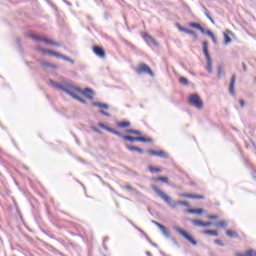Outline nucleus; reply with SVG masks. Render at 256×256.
I'll return each mask as SVG.
<instances>
[{"mask_svg": "<svg viewBox=\"0 0 256 256\" xmlns=\"http://www.w3.org/2000/svg\"><path fill=\"white\" fill-rule=\"evenodd\" d=\"M243 71H247V65L245 63H242Z\"/></svg>", "mask_w": 256, "mask_h": 256, "instance_id": "52", "label": "nucleus"}, {"mask_svg": "<svg viewBox=\"0 0 256 256\" xmlns=\"http://www.w3.org/2000/svg\"><path fill=\"white\" fill-rule=\"evenodd\" d=\"M192 225H195V227H203V221L201 220H191Z\"/></svg>", "mask_w": 256, "mask_h": 256, "instance_id": "27", "label": "nucleus"}, {"mask_svg": "<svg viewBox=\"0 0 256 256\" xmlns=\"http://www.w3.org/2000/svg\"><path fill=\"white\" fill-rule=\"evenodd\" d=\"M148 171H150V173H161V169L160 168H155L153 166H149L148 167Z\"/></svg>", "mask_w": 256, "mask_h": 256, "instance_id": "28", "label": "nucleus"}, {"mask_svg": "<svg viewBox=\"0 0 256 256\" xmlns=\"http://www.w3.org/2000/svg\"><path fill=\"white\" fill-rule=\"evenodd\" d=\"M96 177H98V179H101V178L99 177V175H97Z\"/></svg>", "mask_w": 256, "mask_h": 256, "instance_id": "63", "label": "nucleus"}, {"mask_svg": "<svg viewBox=\"0 0 256 256\" xmlns=\"http://www.w3.org/2000/svg\"><path fill=\"white\" fill-rule=\"evenodd\" d=\"M151 223L153 225H156V227H158V229H161L163 227V224H161V223H159V222H157L155 220H151Z\"/></svg>", "mask_w": 256, "mask_h": 256, "instance_id": "35", "label": "nucleus"}, {"mask_svg": "<svg viewBox=\"0 0 256 256\" xmlns=\"http://www.w3.org/2000/svg\"><path fill=\"white\" fill-rule=\"evenodd\" d=\"M210 39H212L213 43L215 45H217V38L215 37V35L213 37H211Z\"/></svg>", "mask_w": 256, "mask_h": 256, "instance_id": "50", "label": "nucleus"}, {"mask_svg": "<svg viewBox=\"0 0 256 256\" xmlns=\"http://www.w3.org/2000/svg\"><path fill=\"white\" fill-rule=\"evenodd\" d=\"M178 29H179V31H181L182 33H186V34L189 33V29L184 28V27H182V26H178Z\"/></svg>", "mask_w": 256, "mask_h": 256, "instance_id": "36", "label": "nucleus"}, {"mask_svg": "<svg viewBox=\"0 0 256 256\" xmlns=\"http://www.w3.org/2000/svg\"><path fill=\"white\" fill-rule=\"evenodd\" d=\"M176 233H179V235H182V237H184V239H186V241H189V243H191L192 245H197V240L193 239V237H191V235H189V233H187V231L179 228V227H175L174 228Z\"/></svg>", "mask_w": 256, "mask_h": 256, "instance_id": "8", "label": "nucleus"}, {"mask_svg": "<svg viewBox=\"0 0 256 256\" xmlns=\"http://www.w3.org/2000/svg\"><path fill=\"white\" fill-rule=\"evenodd\" d=\"M213 223L211 222H203V227H211Z\"/></svg>", "mask_w": 256, "mask_h": 256, "instance_id": "44", "label": "nucleus"}, {"mask_svg": "<svg viewBox=\"0 0 256 256\" xmlns=\"http://www.w3.org/2000/svg\"><path fill=\"white\" fill-rule=\"evenodd\" d=\"M63 85H65V87H69L70 89H74L76 93H81V95H84V97H87V99H90V100L93 99V95H95V92L93 91V89L91 88L81 89L80 87L73 85V82L69 80H63Z\"/></svg>", "mask_w": 256, "mask_h": 256, "instance_id": "3", "label": "nucleus"}, {"mask_svg": "<svg viewBox=\"0 0 256 256\" xmlns=\"http://www.w3.org/2000/svg\"><path fill=\"white\" fill-rule=\"evenodd\" d=\"M136 73L138 75H143V73H145L146 75H151L153 77V70H151V68L145 63H142L138 66Z\"/></svg>", "mask_w": 256, "mask_h": 256, "instance_id": "9", "label": "nucleus"}, {"mask_svg": "<svg viewBox=\"0 0 256 256\" xmlns=\"http://www.w3.org/2000/svg\"><path fill=\"white\" fill-rule=\"evenodd\" d=\"M231 37H229V35H227V33H224V45H229V43H231Z\"/></svg>", "mask_w": 256, "mask_h": 256, "instance_id": "29", "label": "nucleus"}, {"mask_svg": "<svg viewBox=\"0 0 256 256\" xmlns=\"http://www.w3.org/2000/svg\"><path fill=\"white\" fill-rule=\"evenodd\" d=\"M147 153L153 157H161V159L169 158V155L167 153H165V151H163V150L156 151V150L150 149L147 151Z\"/></svg>", "mask_w": 256, "mask_h": 256, "instance_id": "10", "label": "nucleus"}, {"mask_svg": "<svg viewBox=\"0 0 256 256\" xmlns=\"http://www.w3.org/2000/svg\"><path fill=\"white\" fill-rule=\"evenodd\" d=\"M92 129L95 131V133H99L101 135V130H99V128L93 127Z\"/></svg>", "mask_w": 256, "mask_h": 256, "instance_id": "49", "label": "nucleus"}, {"mask_svg": "<svg viewBox=\"0 0 256 256\" xmlns=\"http://www.w3.org/2000/svg\"><path fill=\"white\" fill-rule=\"evenodd\" d=\"M31 38L34 41H43V43H46V45H54V47H61L60 42L53 41L49 38L41 37V36H38V35H35V34L31 35Z\"/></svg>", "mask_w": 256, "mask_h": 256, "instance_id": "7", "label": "nucleus"}, {"mask_svg": "<svg viewBox=\"0 0 256 256\" xmlns=\"http://www.w3.org/2000/svg\"><path fill=\"white\" fill-rule=\"evenodd\" d=\"M117 137H121V139H123L124 141H130L131 143L135 141H141L142 143H151L153 141V139L145 138L143 136L133 137V136L123 135L121 134V132H119V135H117Z\"/></svg>", "mask_w": 256, "mask_h": 256, "instance_id": "5", "label": "nucleus"}, {"mask_svg": "<svg viewBox=\"0 0 256 256\" xmlns=\"http://www.w3.org/2000/svg\"><path fill=\"white\" fill-rule=\"evenodd\" d=\"M237 81V76L235 74L232 75L229 85V93L231 95H235V82Z\"/></svg>", "mask_w": 256, "mask_h": 256, "instance_id": "14", "label": "nucleus"}, {"mask_svg": "<svg viewBox=\"0 0 256 256\" xmlns=\"http://www.w3.org/2000/svg\"><path fill=\"white\" fill-rule=\"evenodd\" d=\"M187 35H191L192 37H194V39H197V33H195V31H193V30H188Z\"/></svg>", "mask_w": 256, "mask_h": 256, "instance_id": "37", "label": "nucleus"}, {"mask_svg": "<svg viewBox=\"0 0 256 256\" xmlns=\"http://www.w3.org/2000/svg\"><path fill=\"white\" fill-rule=\"evenodd\" d=\"M93 107H99L100 109H109V106L101 102H93Z\"/></svg>", "mask_w": 256, "mask_h": 256, "instance_id": "23", "label": "nucleus"}, {"mask_svg": "<svg viewBox=\"0 0 256 256\" xmlns=\"http://www.w3.org/2000/svg\"><path fill=\"white\" fill-rule=\"evenodd\" d=\"M221 73H223V69L221 68V65H219L218 66V73H217L218 79H221Z\"/></svg>", "mask_w": 256, "mask_h": 256, "instance_id": "38", "label": "nucleus"}, {"mask_svg": "<svg viewBox=\"0 0 256 256\" xmlns=\"http://www.w3.org/2000/svg\"><path fill=\"white\" fill-rule=\"evenodd\" d=\"M61 59H63V61H68V63H71L72 65L75 64V60H73L65 55H62Z\"/></svg>", "mask_w": 256, "mask_h": 256, "instance_id": "30", "label": "nucleus"}, {"mask_svg": "<svg viewBox=\"0 0 256 256\" xmlns=\"http://www.w3.org/2000/svg\"><path fill=\"white\" fill-rule=\"evenodd\" d=\"M235 256H256V251L253 249H250L245 253H236Z\"/></svg>", "mask_w": 256, "mask_h": 256, "instance_id": "20", "label": "nucleus"}, {"mask_svg": "<svg viewBox=\"0 0 256 256\" xmlns=\"http://www.w3.org/2000/svg\"><path fill=\"white\" fill-rule=\"evenodd\" d=\"M48 85L50 87H54L55 89H58V91H63L66 95H70V97L72 99H75L76 101H79L80 103H83V105L87 104V101L85 99L81 98L80 96H78L77 94L72 92L69 88H67L68 86H65V84L63 86V85L59 84V82L49 80Z\"/></svg>", "mask_w": 256, "mask_h": 256, "instance_id": "2", "label": "nucleus"}, {"mask_svg": "<svg viewBox=\"0 0 256 256\" xmlns=\"http://www.w3.org/2000/svg\"><path fill=\"white\" fill-rule=\"evenodd\" d=\"M204 15L207 17V19H212L211 15L209 14V10H207V8H205V12H204Z\"/></svg>", "mask_w": 256, "mask_h": 256, "instance_id": "40", "label": "nucleus"}, {"mask_svg": "<svg viewBox=\"0 0 256 256\" xmlns=\"http://www.w3.org/2000/svg\"><path fill=\"white\" fill-rule=\"evenodd\" d=\"M179 197H184L186 199H205V196L203 195L187 194V193H181L179 194Z\"/></svg>", "mask_w": 256, "mask_h": 256, "instance_id": "15", "label": "nucleus"}, {"mask_svg": "<svg viewBox=\"0 0 256 256\" xmlns=\"http://www.w3.org/2000/svg\"><path fill=\"white\" fill-rule=\"evenodd\" d=\"M152 180H154L155 182L162 181V183H169V178L163 177V176L154 177V178H152Z\"/></svg>", "mask_w": 256, "mask_h": 256, "instance_id": "25", "label": "nucleus"}, {"mask_svg": "<svg viewBox=\"0 0 256 256\" xmlns=\"http://www.w3.org/2000/svg\"><path fill=\"white\" fill-rule=\"evenodd\" d=\"M126 189H131V186H129V185H128V186H126Z\"/></svg>", "mask_w": 256, "mask_h": 256, "instance_id": "59", "label": "nucleus"}, {"mask_svg": "<svg viewBox=\"0 0 256 256\" xmlns=\"http://www.w3.org/2000/svg\"><path fill=\"white\" fill-rule=\"evenodd\" d=\"M98 127H101V129H105V131H108V133H113V135H120L119 131H117L103 123H98Z\"/></svg>", "mask_w": 256, "mask_h": 256, "instance_id": "16", "label": "nucleus"}, {"mask_svg": "<svg viewBox=\"0 0 256 256\" xmlns=\"http://www.w3.org/2000/svg\"><path fill=\"white\" fill-rule=\"evenodd\" d=\"M227 33H230V35H233V33L230 30H227Z\"/></svg>", "mask_w": 256, "mask_h": 256, "instance_id": "58", "label": "nucleus"}, {"mask_svg": "<svg viewBox=\"0 0 256 256\" xmlns=\"http://www.w3.org/2000/svg\"><path fill=\"white\" fill-rule=\"evenodd\" d=\"M126 133L130 134V135H134L135 133V129H127Z\"/></svg>", "mask_w": 256, "mask_h": 256, "instance_id": "43", "label": "nucleus"}, {"mask_svg": "<svg viewBox=\"0 0 256 256\" xmlns=\"http://www.w3.org/2000/svg\"><path fill=\"white\" fill-rule=\"evenodd\" d=\"M93 53L100 57V59L105 58V50L99 46H93Z\"/></svg>", "mask_w": 256, "mask_h": 256, "instance_id": "13", "label": "nucleus"}, {"mask_svg": "<svg viewBox=\"0 0 256 256\" xmlns=\"http://www.w3.org/2000/svg\"><path fill=\"white\" fill-rule=\"evenodd\" d=\"M43 50H44V49L41 48V47H37V48H36V51H41V53H43Z\"/></svg>", "mask_w": 256, "mask_h": 256, "instance_id": "53", "label": "nucleus"}, {"mask_svg": "<svg viewBox=\"0 0 256 256\" xmlns=\"http://www.w3.org/2000/svg\"><path fill=\"white\" fill-rule=\"evenodd\" d=\"M206 35H208V37H213L215 34H213L212 32H211V30H206Z\"/></svg>", "mask_w": 256, "mask_h": 256, "instance_id": "46", "label": "nucleus"}, {"mask_svg": "<svg viewBox=\"0 0 256 256\" xmlns=\"http://www.w3.org/2000/svg\"><path fill=\"white\" fill-rule=\"evenodd\" d=\"M189 27H193L194 29H200L201 28V24L195 23V22H191L189 24Z\"/></svg>", "mask_w": 256, "mask_h": 256, "instance_id": "31", "label": "nucleus"}, {"mask_svg": "<svg viewBox=\"0 0 256 256\" xmlns=\"http://www.w3.org/2000/svg\"><path fill=\"white\" fill-rule=\"evenodd\" d=\"M147 241L151 243V238L146 237Z\"/></svg>", "mask_w": 256, "mask_h": 256, "instance_id": "56", "label": "nucleus"}, {"mask_svg": "<svg viewBox=\"0 0 256 256\" xmlns=\"http://www.w3.org/2000/svg\"><path fill=\"white\" fill-rule=\"evenodd\" d=\"M150 244H152L153 247H157V244L154 243L153 241H150Z\"/></svg>", "mask_w": 256, "mask_h": 256, "instance_id": "54", "label": "nucleus"}, {"mask_svg": "<svg viewBox=\"0 0 256 256\" xmlns=\"http://www.w3.org/2000/svg\"><path fill=\"white\" fill-rule=\"evenodd\" d=\"M210 21L213 25H215V20H213V18H211Z\"/></svg>", "mask_w": 256, "mask_h": 256, "instance_id": "55", "label": "nucleus"}, {"mask_svg": "<svg viewBox=\"0 0 256 256\" xmlns=\"http://www.w3.org/2000/svg\"><path fill=\"white\" fill-rule=\"evenodd\" d=\"M147 241L151 243V238L146 237Z\"/></svg>", "mask_w": 256, "mask_h": 256, "instance_id": "57", "label": "nucleus"}, {"mask_svg": "<svg viewBox=\"0 0 256 256\" xmlns=\"http://www.w3.org/2000/svg\"><path fill=\"white\" fill-rule=\"evenodd\" d=\"M152 191H154V193H156V195L158 197H160V199H162V201H164L165 203H167V205L169 207H171L172 209L177 208L178 205H183V207H189V202L187 201H173L171 199V197L167 196V194H165V192H163L161 189H159V187L152 185Z\"/></svg>", "mask_w": 256, "mask_h": 256, "instance_id": "1", "label": "nucleus"}, {"mask_svg": "<svg viewBox=\"0 0 256 256\" xmlns=\"http://www.w3.org/2000/svg\"><path fill=\"white\" fill-rule=\"evenodd\" d=\"M254 82L256 83V77L254 78Z\"/></svg>", "mask_w": 256, "mask_h": 256, "instance_id": "62", "label": "nucleus"}, {"mask_svg": "<svg viewBox=\"0 0 256 256\" xmlns=\"http://www.w3.org/2000/svg\"><path fill=\"white\" fill-rule=\"evenodd\" d=\"M239 103H240V107H245V100L240 99Z\"/></svg>", "mask_w": 256, "mask_h": 256, "instance_id": "47", "label": "nucleus"}, {"mask_svg": "<svg viewBox=\"0 0 256 256\" xmlns=\"http://www.w3.org/2000/svg\"><path fill=\"white\" fill-rule=\"evenodd\" d=\"M226 235L231 239H237V237H239V234L233 230H226Z\"/></svg>", "mask_w": 256, "mask_h": 256, "instance_id": "21", "label": "nucleus"}, {"mask_svg": "<svg viewBox=\"0 0 256 256\" xmlns=\"http://www.w3.org/2000/svg\"><path fill=\"white\" fill-rule=\"evenodd\" d=\"M160 231H161L162 235H164L166 237V239H169V237H171V233H169V231H167V228H165V226H162L160 228Z\"/></svg>", "mask_w": 256, "mask_h": 256, "instance_id": "26", "label": "nucleus"}, {"mask_svg": "<svg viewBox=\"0 0 256 256\" xmlns=\"http://www.w3.org/2000/svg\"><path fill=\"white\" fill-rule=\"evenodd\" d=\"M148 211H149V213H151V209L150 208H148Z\"/></svg>", "mask_w": 256, "mask_h": 256, "instance_id": "60", "label": "nucleus"}, {"mask_svg": "<svg viewBox=\"0 0 256 256\" xmlns=\"http://www.w3.org/2000/svg\"><path fill=\"white\" fill-rule=\"evenodd\" d=\"M100 115H105V117H111V114L105 112V110H99Z\"/></svg>", "mask_w": 256, "mask_h": 256, "instance_id": "39", "label": "nucleus"}, {"mask_svg": "<svg viewBox=\"0 0 256 256\" xmlns=\"http://www.w3.org/2000/svg\"><path fill=\"white\" fill-rule=\"evenodd\" d=\"M126 149H128V151H136L140 155H143V153H145V150H143L142 148H139L137 146L126 145Z\"/></svg>", "mask_w": 256, "mask_h": 256, "instance_id": "17", "label": "nucleus"}, {"mask_svg": "<svg viewBox=\"0 0 256 256\" xmlns=\"http://www.w3.org/2000/svg\"><path fill=\"white\" fill-rule=\"evenodd\" d=\"M202 233L204 235H213L214 237H219V232H217V230H204Z\"/></svg>", "mask_w": 256, "mask_h": 256, "instance_id": "22", "label": "nucleus"}, {"mask_svg": "<svg viewBox=\"0 0 256 256\" xmlns=\"http://www.w3.org/2000/svg\"><path fill=\"white\" fill-rule=\"evenodd\" d=\"M214 243L215 245H219V247H225V243L222 240L216 239Z\"/></svg>", "mask_w": 256, "mask_h": 256, "instance_id": "34", "label": "nucleus"}, {"mask_svg": "<svg viewBox=\"0 0 256 256\" xmlns=\"http://www.w3.org/2000/svg\"><path fill=\"white\" fill-rule=\"evenodd\" d=\"M188 103L195 109H203V100L197 94H192L188 98Z\"/></svg>", "mask_w": 256, "mask_h": 256, "instance_id": "6", "label": "nucleus"}, {"mask_svg": "<svg viewBox=\"0 0 256 256\" xmlns=\"http://www.w3.org/2000/svg\"><path fill=\"white\" fill-rule=\"evenodd\" d=\"M207 219L215 220V219H219V216H217V215H208Z\"/></svg>", "mask_w": 256, "mask_h": 256, "instance_id": "41", "label": "nucleus"}, {"mask_svg": "<svg viewBox=\"0 0 256 256\" xmlns=\"http://www.w3.org/2000/svg\"><path fill=\"white\" fill-rule=\"evenodd\" d=\"M42 53H47L48 55H52V57L55 55V51L50 49L42 50Z\"/></svg>", "mask_w": 256, "mask_h": 256, "instance_id": "33", "label": "nucleus"}, {"mask_svg": "<svg viewBox=\"0 0 256 256\" xmlns=\"http://www.w3.org/2000/svg\"><path fill=\"white\" fill-rule=\"evenodd\" d=\"M198 31H200L203 35H206V33H207V30H205V28H203V26H200Z\"/></svg>", "mask_w": 256, "mask_h": 256, "instance_id": "42", "label": "nucleus"}, {"mask_svg": "<svg viewBox=\"0 0 256 256\" xmlns=\"http://www.w3.org/2000/svg\"><path fill=\"white\" fill-rule=\"evenodd\" d=\"M203 45V54L206 59V70L208 73H213V61L211 60V55L209 54V43L207 41H204L202 43Z\"/></svg>", "mask_w": 256, "mask_h": 256, "instance_id": "4", "label": "nucleus"}, {"mask_svg": "<svg viewBox=\"0 0 256 256\" xmlns=\"http://www.w3.org/2000/svg\"><path fill=\"white\" fill-rule=\"evenodd\" d=\"M147 255H151V253L147 252Z\"/></svg>", "mask_w": 256, "mask_h": 256, "instance_id": "64", "label": "nucleus"}, {"mask_svg": "<svg viewBox=\"0 0 256 256\" xmlns=\"http://www.w3.org/2000/svg\"><path fill=\"white\" fill-rule=\"evenodd\" d=\"M37 61L40 63L41 67H44V69H57V65L51 64L43 59H38Z\"/></svg>", "mask_w": 256, "mask_h": 256, "instance_id": "12", "label": "nucleus"}, {"mask_svg": "<svg viewBox=\"0 0 256 256\" xmlns=\"http://www.w3.org/2000/svg\"><path fill=\"white\" fill-rule=\"evenodd\" d=\"M143 38L145 39L146 43H148L149 45H154L155 47L159 46V43L155 41V38H153V36L147 33H144Z\"/></svg>", "mask_w": 256, "mask_h": 256, "instance_id": "11", "label": "nucleus"}, {"mask_svg": "<svg viewBox=\"0 0 256 256\" xmlns=\"http://www.w3.org/2000/svg\"><path fill=\"white\" fill-rule=\"evenodd\" d=\"M54 57H58L59 59H61V57H63V54L54 51Z\"/></svg>", "mask_w": 256, "mask_h": 256, "instance_id": "45", "label": "nucleus"}, {"mask_svg": "<svg viewBox=\"0 0 256 256\" xmlns=\"http://www.w3.org/2000/svg\"><path fill=\"white\" fill-rule=\"evenodd\" d=\"M179 81H180V83H182V85H188L189 84V80L185 77H180Z\"/></svg>", "mask_w": 256, "mask_h": 256, "instance_id": "32", "label": "nucleus"}, {"mask_svg": "<svg viewBox=\"0 0 256 256\" xmlns=\"http://www.w3.org/2000/svg\"><path fill=\"white\" fill-rule=\"evenodd\" d=\"M228 225H229V222L227 220H221L220 222L215 223V227H218L220 229H226Z\"/></svg>", "mask_w": 256, "mask_h": 256, "instance_id": "19", "label": "nucleus"}, {"mask_svg": "<svg viewBox=\"0 0 256 256\" xmlns=\"http://www.w3.org/2000/svg\"><path fill=\"white\" fill-rule=\"evenodd\" d=\"M185 213H191L193 215H201L203 213V209L202 208H197V209H186Z\"/></svg>", "mask_w": 256, "mask_h": 256, "instance_id": "18", "label": "nucleus"}, {"mask_svg": "<svg viewBox=\"0 0 256 256\" xmlns=\"http://www.w3.org/2000/svg\"><path fill=\"white\" fill-rule=\"evenodd\" d=\"M134 135H141V131H139V130H134Z\"/></svg>", "mask_w": 256, "mask_h": 256, "instance_id": "51", "label": "nucleus"}, {"mask_svg": "<svg viewBox=\"0 0 256 256\" xmlns=\"http://www.w3.org/2000/svg\"><path fill=\"white\" fill-rule=\"evenodd\" d=\"M67 3V5H71V3H69V2H66Z\"/></svg>", "mask_w": 256, "mask_h": 256, "instance_id": "61", "label": "nucleus"}, {"mask_svg": "<svg viewBox=\"0 0 256 256\" xmlns=\"http://www.w3.org/2000/svg\"><path fill=\"white\" fill-rule=\"evenodd\" d=\"M117 127H120L121 129H125V127H131V122L129 121L118 122Z\"/></svg>", "mask_w": 256, "mask_h": 256, "instance_id": "24", "label": "nucleus"}, {"mask_svg": "<svg viewBox=\"0 0 256 256\" xmlns=\"http://www.w3.org/2000/svg\"><path fill=\"white\" fill-rule=\"evenodd\" d=\"M128 221H129V223H130L131 225H133V227H135V229H137L138 231L143 232L141 229H139L137 226H135V224H133V221H131V220H128Z\"/></svg>", "mask_w": 256, "mask_h": 256, "instance_id": "48", "label": "nucleus"}]
</instances>
